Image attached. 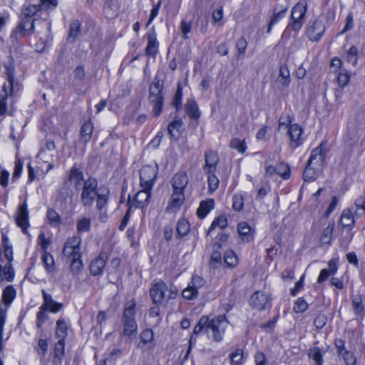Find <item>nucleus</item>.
Returning <instances> with one entry per match:
<instances>
[{
	"label": "nucleus",
	"instance_id": "nucleus-27",
	"mask_svg": "<svg viewBox=\"0 0 365 365\" xmlns=\"http://www.w3.org/2000/svg\"><path fill=\"white\" fill-rule=\"evenodd\" d=\"M215 207V202L212 199L202 201L197 210V215L199 218L204 219L207 215Z\"/></svg>",
	"mask_w": 365,
	"mask_h": 365
},
{
	"label": "nucleus",
	"instance_id": "nucleus-23",
	"mask_svg": "<svg viewBox=\"0 0 365 365\" xmlns=\"http://www.w3.org/2000/svg\"><path fill=\"white\" fill-rule=\"evenodd\" d=\"M93 124L91 120H86L82 125L80 130L79 142L83 145H86L92 139L93 132Z\"/></svg>",
	"mask_w": 365,
	"mask_h": 365
},
{
	"label": "nucleus",
	"instance_id": "nucleus-60",
	"mask_svg": "<svg viewBox=\"0 0 365 365\" xmlns=\"http://www.w3.org/2000/svg\"><path fill=\"white\" fill-rule=\"evenodd\" d=\"M64 339H60L56 343L54 346L55 357L61 358L64 354Z\"/></svg>",
	"mask_w": 365,
	"mask_h": 365
},
{
	"label": "nucleus",
	"instance_id": "nucleus-37",
	"mask_svg": "<svg viewBox=\"0 0 365 365\" xmlns=\"http://www.w3.org/2000/svg\"><path fill=\"white\" fill-rule=\"evenodd\" d=\"M81 32V23L78 20H74L71 22L69 27V34L68 41L74 42Z\"/></svg>",
	"mask_w": 365,
	"mask_h": 365
},
{
	"label": "nucleus",
	"instance_id": "nucleus-15",
	"mask_svg": "<svg viewBox=\"0 0 365 365\" xmlns=\"http://www.w3.org/2000/svg\"><path fill=\"white\" fill-rule=\"evenodd\" d=\"M323 145L324 143H321L318 147L315 148L312 151L311 155L307 162L308 164L315 166L317 169H322L326 154V150L323 148Z\"/></svg>",
	"mask_w": 365,
	"mask_h": 365
},
{
	"label": "nucleus",
	"instance_id": "nucleus-51",
	"mask_svg": "<svg viewBox=\"0 0 365 365\" xmlns=\"http://www.w3.org/2000/svg\"><path fill=\"white\" fill-rule=\"evenodd\" d=\"M207 183H208V190L210 193L215 192L218 186H219V179L215 176L214 173L207 174Z\"/></svg>",
	"mask_w": 365,
	"mask_h": 365
},
{
	"label": "nucleus",
	"instance_id": "nucleus-36",
	"mask_svg": "<svg viewBox=\"0 0 365 365\" xmlns=\"http://www.w3.org/2000/svg\"><path fill=\"white\" fill-rule=\"evenodd\" d=\"M68 335V325L64 319H59L56 322V336L60 339H65Z\"/></svg>",
	"mask_w": 365,
	"mask_h": 365
},
{
	"label": "nucleus",
	"instance_id": "nucleus-55",
	"mask_svg": "<svg viewBox=\"0 0 365 365\" xmlns=\"http://www.w3.org/2000/svg\"><path fill=\"white\" fill-rule=\"evenodd\" d=\"M339 356L343 359L346 365H356V358L352 352L346 350V351L342 352Z\"/></svg>",
	"mask_w": 365,
	"mask_h": 365
},
{
	"label": "nucleus",
	"instance_id": "nucleus-43",
	"mask_svg": "<svg viewBox=\"0 0 365 365\" xmlns=\"http://www.w3.org/2000/svg\"><path fill=\"white\" fill-rule=\"evenodd\" d=\"M176 230L177 235L180 237L185 236L190 231L188 221L185 218L180 219L177 224Z\"/></svg>",
	"mask_w": 365,
	"mask_h": 365
},
{
	"label": "nucleus",
	"instance_id": "nucleus-16",
	"mask_svg": "<svg viewBox=\"0 0 365 365\" xmlns=\"http://www.w3.org/2000/svg\"><path fill=\"white\" fill-rule=\"evenodd\" d=\"M146 37L148 39V44L145 48L146 54L155 56L158 52L159 43L157 41V35L154 26L146 34Z\"/></svg>",
	"mask_w": 365,
	"mask_h": 365
},
{
	"label": "nucleus",
	"instance_id": "nucleus-11",
	"mask_svg": "<svg viewBox=\"0 0 365 365\" xmlns=\"http://www.w3.org/2000/svg\"><path fill=\"white\" fill-rule=\"evenodd\" d=\"M15 221L18 227H19L24 233L27 232V229L29 227V210L26 202L19 205L16 216Z\"/></svg>",
	"mask_w": 365,
	"mask_h": 365
},
{
	"label": "nucleus",
	"instance_id": "nucleus-33",
	"mask_svg": "<svg viewBox=\"0 0 365 365\" xmlns=\"http://www.w3.org/2000/svg\"><path fill=\"white\" fill-rule=\"evenodd\" d=\"M91 220L89 217L81 216L76 222V230L78 234L89 232L91 230Z\"/></svg>",
	"mask_w": 365,
	"mask_h": 365
},
{
	"label": "nucleus",
	"instance_id": "nucleus-26",
	"mask_svg": "<svg viewBox=\"0 0 365 365\" xmlns=\"http://www.w3.org/2000/svg\"><path fill=\"white\" fill-rule=\"evenodd\" d=\"M209 318L207 316H202L198 321L193 329L192 335L191 336L190 341L191 342L195 339V336L201 334L205 332L209 334Z\"/></svg>",
	"mask_w": 365,
	"mask_h": 365
},
{
	"label": "nucleus",
	"instance_id": "nucleus-17",
	"mask_svg": "<svg viewBox=\"0 0 365 365\" xmlns=\"http://www.w3.org/2000/svg\"><path fill=\"white\" fill-rule=\"evenodd\" d=\"M68 180L73 184L76 190H80L83 186L86 180L83 173L76 165H73L69 171Z\"/></svg>",
	"mask_w": 365,
	"mask_h": 365
},
{
	"label": "nucleus",
	"instance_id": "nucleus-25",
	"mask_svg": "<svg viewBox=\"0 0 365 365\" xmlns=\"http://www.w3.org/2000/svg\"><path fill=\"white\" fill-rule=\"evenodd\" d=\"M140 341L138 344V347L140 349H150L154 346V334L151 329H145L143 331L140 335Z\"/></svg>",
	"mask_w": 365,
	"mask_h": 365
},
{
	"label": "nucleus",
	"instance_id": "nucleus-38",
	"mask_svg": "<svg viewBox=\"0 0 365 365\" xmlns=\"http://www.w3.org/2000/svg\"><path fill=\"white\" fill-rule=\"evenodd\" d=\"M320 170L321 169H317L315 166H313L307 163L303 173L304 180L305 181L314 180L317 178L318 173Z\"/></svg>",
	"mask_w": 365,
	"mask_h": 365
},
{
	"label": "nucleus",
	"instance_id": "nucleus-5",
	"mask_svg": "<svg viewBox=\"0 0 365 365\" xmlns=\"http://www.w3.org/2000/svg\"><path fill=\"white\" fill-rule=\"evenodd\" d=\"M307 11V1L300 0L292 9L288 27L294 31H299L305 22Z\"/></svg>",
	"mask_w": 365,
	"mask_h": 365
},
{
	"label": "nucleus",
	"instance_id": "nucleus-57",
	"mask_svg": "<svg viewBox=\"0 0 365 365\" xmlns=\"http://www.w3.org/2000/svg\"><path fill=\"white\" fill-rule=\"evenodd\" d=\"M244 207V198L241 195H235L232 198V208L235 211H241Z\"/></svg>",
	"mask_w": 365,
	"mask_h": 365
},
{
	"label": "nucleus",
	"instance_id": "nucleus-62",
	"mask_svg": "<svg viewBox=\"0 0 365 365\" xmlns=\"http://www.w3.org/2000/svg\"><path fill=\"white\" fill-rule=\"evenodd\" d=\"M327 322V317L324 314H319L317 316L314 321V325L317 329H322Z\"/></svg>",
	"mask_w": 365,
	"mask_h": 365
},
{
	"label": "nucleus",
	"instance_id": "nucleus-64",
	"mask_svg": "<svg viewBox=\"0 0 365 365\" xmlns=\"http://www.w3.org/2000/svg\"><path fill=\"white\" fill-rule=\"evenodd\" d=\"M310 356L315 361L317 365H322L323 362L322 354L319 348H314L311 350Z\"/></svg>",
	"mask_w": 365,
	"mask_h": 365
},
{
	"label": "nucleus",
	"instance_id": "nucleus-31",
	"mask_svg": "<svg viewBox=\"0 0 365 365\" xmlns=\"http://www.w3.org/2000/svg\"><path fill=\"white\" fill-rule=\"evenodd\" d=\"M287 10V6H284L279 11H277V9H274V14L267 27V33L269 34L272 31V26L285 16Z\"/></svg>",
	"mask_w": 365,
	"mask_h": 365
},
{
	"label": "nucleus",
	"instance_id": "nucleus-9",
	"mask_svg": "<svg viewBox=\"0 0 365 365\" xmlns=\"http://www.w3.org/2000/svg\"><path fill=\"white\" fill-rule=\"evenodd\" d=\"M250 304L257 311L266 310L271 307L272 299L269 294L262 291H257L251 296Z\"/></svg>",
	"mask_w": 365,
	"mask_h": 365
},
{
	"label": "nucleus",
	"instance_id": "nucleus-24",
	"mask_svg": "<svg viewBox=\"0 0 365 365\" xmlns=\"http://www.w3.org/2000/svg\"><path fill=\"white\" fill-rule=\"evenodd\" d=\"M188 182L187 177L185 173H176L171 180L173 190L184 192V189Z\"/></svg>",
	"mask_w": 365,
	"mask_h": 365
},
{
	"label": "nucleus",
	"instance_id": "nucleus-41",
	"mask_svg": "<svg viewBox=\"0 0 365 365\" xmlns=\"http://www.w3.org/2000/svg\"><path fill=\"white\" fill-rule=\"evenodd\" d=\"M3 246H4V259L6 262H9L12 264L13 261V251L11 246L9 245V239L3 235Z\"/></svg>",
	"mask_w": 365,
	"mask_h": 365
},
{
	"label": "nucleus",
	"instance_id": "nucleus-13",
	"mask_svg": "<svg viewBox=\"0 0 365 365\" xmlns=\"http://www.w3.org/2000/svg\"><path fill=\"white\" fill-rule=\"evenodd\" d=\"M302 132V128L297 123L290 125L289 127L287 134L289 137V145L293 149L298 148L303 143Z\"/></svg>",
	"mask_w": 365,
	"mask_h": 365
},
{
	"label": "nucleus",
	"instance_id": "nucleus-29",
	"mask_svg": "<svg viewBox=\"0 0 365 365\" xmlns=\"http://www.w3.org/2000/svg\"><path fill=\"white\" fill-rule=\"evenodd\" d=\"M334 226V222L329 221L328 225L322 230L320 237V242L322 244L329 245L331 243Z\"/></svg>",
	"mask_w": 365,
	"mask_h": 365
},
{
	"label": "nucleus",
	"instance_id": "nucleus-6",
	"mask_svg": "<svg viewBox=\"0 0 365 365\" xmlns=\"http://www.w3.org/2000/svg\"><path fill=\"white\" fill-rule=\"evenodd\" d=\"M81 201L84 207H91L96 196L102 189L98 190V181L96 178H88L81 187Z\"/></svg>",
	"mask_w": 365,
	"mask_h": 365
},
{
	"label": "nucleus",
	"instance_id": "nucleus-50",
	"mask_svg": "<svg viewBox=\"0 0 365 365\" xmlns=\"http://www.w3.org/2000/svg\"><path fill=\"white\" fill-rule=\"evenodd\" d=\"M277 174L284 179H288L290 176V168L287 163H279L276 166Z\"/></svg>",
	"mask_w": 365,
	"mask_h": 365
},
{
	"label": "nucleus",
	"instance_id": "nucleus-10",
	"mask_svg": "<svg viewBox=\"0 0 365 365\" xmlns=\"http://www.w3.org/2000/svg\"><path fill=\"white\" fill-rule=\"evenodd\" d=\"M157 176V166L145 165L140 170V182L141 187L152 190Z\"/></svg>",
	"mask_w": 365,
	"mask_h": 365
},
{
	"label": "nucleus",
	"instance_id": "nucleus-8",
	"mask_svg": "<svg viewBox=\"0 0 365 365\" xmlns=\"http://www.w3.org/2000/svg\"><path fill=\"white\" fill-rule=\"evenodd\" d=\"M326 26L322 16H319L313 21H310L306 28L305 34L309 41L312 42L319 41L324 31Z\"/></svg>",
	"mask_w": 365,
	"mask_h": 365
},
{
	"label": "nucleus",
	"instance_id": "nucleus-45",
	"mask_svg": "<svg viewBox=\"0 0 365 365\" xmlns=\"http://www.w3.org/2000/svg\"><path fill=\"white\" fill-rule=\"evenodd\" d=\"M225 263L229 267H235L238 264V258L232 250L227 251L224 255Z\"/></svg>",
	"mask_w": 365,
	"mask_h": 365
},
{
	"label": "nucleus",
	"instance_id": "nucleus-49",
	"mask_svg": "<svg viewBox=\"0 0 365 365\" xmlns=\"http://www.w3.org/2000/svg\"><path fill=\"white\" fill-rule=\"evenodd\" d=\"M230 146L240 153H244L247 149L244 140H240L237 138H232L230 141Z\"/></svg>",
	"mask_w": 365,
	"mask_h": 365
},
{
	"label": "nucleus",
	"instance_id": "nucleus-54",
	"mask_svg": "<svg viewBox=\"0 0 365 365\" xmlns=\"http://www.w3.org/2000/svg\"><path fill=\"white\" fill-rule=\"evenodd\" d=\"M6 318V310L0 309V349H4L3 332Z\"/></svg>",
	"mask_w": 365,
	"mask_h": 365
},
{
	"label": "nucleus",
	"instance_id": "nucleus-47",
	"mask_svg": "<svg viewBox=\"0 0 365 365\" xmlns=\"http://www.w3.org/2000/svg\"><path fill=\"white\" fill-rule=\"evenodd\" d=\"M355 206V214L356 216L361 217L365 215V194L356 200Z\"/></svg>",
	"mask_w": 365,
	"mask_h": 365
},
{
	"label": "nucleus",
	"instance_id": "nucleus-58",
	"mask_svg": "<svg viewBox=\"0 0 365 365\" xmlns=\"http://www.w3.org/2000/svg\"><path fill=\"white\" fill-rule=\"evenodd\" d=\"M308 307L307 302L302 298H299L294 303V311L296 313H302L307 310Z\"/></svg>",
	"mask_w": 365,
	"mask_h": 365
},
{
	"label": "nucleus",
	"instance_id": "nucleus-22",
	"mask_svg": "<svg viewBox=\"0 0 365 365\" xmlns=\"http://www.w3.org/2000/svg\"><path fill=\"white\" fill-rule=\"evenodd\" d=\"M290 72L286 64L281 65L279 71V76L277 78V83L281 90L289 87L290 84Z\"/></svg>",
	"mask_w": 365,
	"mask_h": 365
},
{
	"label": "nucleus",
	"instance_id": "nucleus-39",
	"mask_svg": "<svg viewBox=\"0 0 365 365\" xmlns=\"http://www.w3.org/2000/svg\"><path fill=\"white\" fill-rule=\"evenodd\" d=\"M41 11V9L38 4H29L23 8L21 13V18L31 19Z\"/></svg>",
	"mask_w": 365,
	"mask_h": 365
},
{
	"label": "nucleus",
	"instance_id": "nucleus-40",
	"mask_svg": "<svg viewBox=\"0 0 365 365\" xmlns=\"http://www.w3.org/2000/svg\"><path fill=\"white\" fill-rule=\"evenodd\" d=\"M185 110L187 115L192 119H197L200 115L197 105L192 100L187 101L185 106Z\"/></svg>",
	"mask_w": 365,
	"mask_h": 365
},
{
	"label": "nucleus",
	"instance_id": "nucleus-14",
	"mask_svg": "<svg viewBox=\"0 0 365 365\" xmlns=\"http://www.w3.org/2000/svg\"><path fill=\"white\" fill-rule=\"evenodd\" d=\"M219 161L217 153L214 150H207L205 153V165L203 170L207 174L215 173Z\"/></svg>",
	"mask_w": 365,
	"mask_h": 365
},
{
	"label": "nucleus",
	"instance_id": "nucleus-63",
	"mask_svg": "<svg viewBox=\"0 0 365 365\" xmlns=\"http://www.w3.org/2000/svg\"><path fill=\"white\" fill-rule=\"evenodd\" d=\"M357 53L358 51L355 46H351L347 51V60L353 65H356L357 62Z\"/></svg>",
	"mask_w": 365,
	"mask_h": 365
},
{
	"label": "nucleus",
	"instance_id": "nucleus-21",
	"mask_svg": "<svg viewBox=\"0 0 365 365\" xmlns=\"http://www.w3.org/2000/svg\"><path fill=\"white\" fill-rule=\"evenodd\" d=\"M43 302L41 307L53 313H57L63 308V304L55 302L50 294L42 290Z\"/></svg>",
	"mask_w": 365,
	"mask_h": 365
},
{
	"label": "nucleus",
	"instance_id": "nucleus-28",
	"mask_svg": "<svg viewBox=\"0 0 365 365\" xmlns=\"http://www.w3.org/2000/svg\"><path fill=\"white\" fill-rule=\"evenodd\" d=\"M151 190H146L145 187H142L135 196V201L138 207H144L146 206L150 197Z\"/></svg>",
	"mask_w": 365,
	"mask_h": 365
},
{
	"label": "nucleus",
	"instance_id": "nucleus-44",
	"mask_svg": "<svg viewBox=\"0 0 365 365\" xmlns=\"http://www.w3.org/2000/svg\"><path fill=\"white\" fill-rule=\"evenodd\" d=\"M227 225V220L225 216L220 215L212 222L210 227L207 230V235H210V232L215 230L216 227H219L220 229H223L226 227Z\"/></svg>",
	"mask_w": 365,
	"mask_h": 365
},
{
	"label": "nucleus",
	"instance_id": "nucleus-4",
	"mask_svg": "<svg viewBox=\"0 0 365 365\" xmlns=\"http://www.w3.org/2000/svg\"><path fill=\"white\" fill-rule=\"evenodd\" d=\"M229 326L230 323L225 314L218 315L212 319H209L208 336L215 342L222 341Z\"/></svg>",
	"mask_w": 365,
	"mask_h": 365
},
{
	"label": "nucleus",
	"instance_id": "nucleus-3",
	"mask_svg": "<svg viewBox=\"0 0 365 365\" xmlns=\"http://www.w3.org/2000/svg\"><path fill=\"white\" fill-rule=\"evenodd\" d=\"M177 288L173 285L168 286L164 282L159 281L152 285L150 297L155 304L167 302L177 296Z\"/></svg>",
	"mask_w": 365,
	"mask_h": 365
},
{
	"label": "nucleus",
	"instance_id": "nucleus-35",
	"mask_svg": "<svg viewBox=\"0 0 365 365\" xmlns=\"http://www.w3.org/2000/svg\"><path fill=\"white\" fill-rule=\"evenodd\" d=\"M238 233L243 241L249 242L252 239L251 228L247 222H242L238 224Z\"/></svg>",
	"mask_w": 365,
	"mask_h": 365
},
{
	"label": "nucleus",
	"instance_id": "nucleus-56",
	"mask_svg": "<svg viewBox=\"0 0 365 365\" xmlns=\"http://www.w3.org/2000/svg\"><path fill=\"white\" fill-rule=\"evenodd\" d=\"M197 292L195 288H193L190 284L182 291V297L186 299H193L197 297Z\"/></svg>",
	"mask_w": 365,
	"mask_h": 365
},
{
	"label": "nucleus",
	"instance_id": "nucleus-42",
	"mask_svg": "<svg viewBox=\"0 0 365 365\" xmlns=\"http://www.w3.org/2000/svg\"><path fill=\"white\" fill-rule=\"evenodd\" d=\"M43 263L44 268L48 272H52L55 269V262L53 256L48 253L44 252L41 257Z\"/></svg>",
	"mask_w": 365,
	"mask_h": 365
},
{
	"label": "nucleus",
	"instance_id": "nucleus-32",
	"mask_svg": "<svg viewBox=\"0 0 365 365\" xmlns=\"http://www.w3.org/2000/svg\"><path fill=\"white\" fill-rule=\"evenodd\" d=\"M16 289L13 286L8 285L3 291L1 301L6 307H9L16 298Z\"/></svg>",
	"mask_w": 365,
	"mask_h": 365
},
{
	"label": "nucleus",
	"instance_id": "nucleus-48",
	"mask_svg": "<svg viewBox=\"0 0 365 365\" xmlns=\"http://www.w3.org/2000/svg\"><path fill=\"white\" fill-rule=\"evenodd\" d=\"M352 305L354 308V313L356 315H359L363 314L364 312V306L362 304V298L360 295H354L352 297Z\"/></svg>",
	"mask_w": 365,
	"mask_h": 365
},
{
	"label": "nucleus",
	"instance_id": "nucleus-1",
	"mask_svg": "<svg viewBox=\"0 0 365 365\" xmlns=\"http://www.w3.org/2000/svg\"><path fill=\"white\" fill-rule=\"evenodd\" d=\"M81 237L73 236L66 242L62 254L65 257L71 258V272L73 275L78 274L83 268L81 254Z\"/></svg>",
	"mask_w": 365,
	"mask_h": 365
},
{
	"label": "nucleus",
	"instance_id": "nucleus-61",
	"mask_svg": "<svg viewBox=\"0 0 365 365\" xmlns=\"http://www.w3.org/2000/svg\"><path fill=\"white\" fill-rule=\"evenodd\" d=\"M46 216L51 223L59 224L61 218L58 213L53 209H48L47 210Z\"/></svg>",
	"mask_w": 365,
	"mask_h": 365
},
{
	"label": "nucleus",
	"instance_id": "nucleus-30",
	"mask_svg": "<svg viewBox=\"0 0 365 365\" xmlns=\"http://www.w3.org/2000/svg\"><path fill=\"white\" fill-rule=\"evenodd\" d=\"M109 190L107 189H102L96 196V208L99 211L104 210L107 208L108 200Z\"/></svg>",
	"mask_w": 365,
	"mask_h": 365
},
{
	"label": "nucleus",
	"instance_id": "nucleus-18",
	"mask_svg": "<svg viewBox=\"0 0 365 365\" xmlns=\"http://www.w3.org/2000/svg\"><path fill=\"white\" fill-rule=\"evenodd\" d=\"M106 260L107 255L106 253H101L96 258L92 260L89 267L91 274L93 276L102 274Z\"/></svg>",
	"mask_w": 365,
	"mask_h": 365
},
{
	"label": "nucleus",
	"instance_id": "nucleus-59",
	"mask_svg": "<svg viewBox=\"0 0 365 365\" xmlns=\"http://www.w3.org/2000/svg\"><path fill=\"white\" fill-rule=\"evenodd\" d=\"M242 350L240 349H236L230 355L231 361L234 365H240L242 360Z\"/></svg>",
	"mask_w": 365,
	"mask_h": 365
},
{
	"label": "nucleus",
	"instance_id": "nucleus-34",
	"mask_svg": "<svg viewBox=\"0 0 365 365\" xmlns=\"http://www.w3.org/2000/svg\"><path fill=\"white\" fill-rule=\"evenodd\" d=\"M339 223L343 227L351 228L354 226V215L350 210H349V209L344 210L342 212Z\"/></svg>",
	"mask_w": 365,
	"mask_h": 365
},
{
	"label": "nucleus",
	"instance_id": "nucleus-7",
	"mask_svg": "<svg viewBox=\"0 0 365 365\" xmlns=\"http://www.w3.org/2000/svg\"><path fill=\"white\" fill-rule=\"evenodd\" d=\"M163 84L160 80L155 81L150 84L149 88V103L153 106V112L154 115L158 116L160 114L163 106Z\"/></svg>",
	"mask_w": 365,
	"mask_h": 365
},
{
	"label": "nucleus",
	"instance_id": "nucleus-46",
	"mask_svg": "<svg viewBox=\"0 0 365 365\" xmlns=\"http://www.w3.org/2000/svg\"><path fill=\"white\" fill-rule=\"evenodd\" d=\"M6 79L9 82V86L10 89L13 88V81L14 78V65L11 61H9L5 64Z\"/></svg>",
	"mask_w": 365,
	"mask_h": 365
},
{
	"label": "nucleus",
	"instance_id": "nucleus-52",
	"mask_svg": "<svg viewBox=\"0 0 365 365\" xmlns=\"http://www.w3.org/2000/svg\"><path fill=\"white\" fill-rule=\"evenodd\" d=\"M40 2L38 6H40V8L41 11H50L56 8L58 5V0H39Z\"/></svg>",
	"mask_w": 365,
	"mask_h": 365
},
{
	"label": "nucleus",
	"instance_id": "nucleus-2",
	"mask_svg": "<svg viewBox=\"0 0 365 365\" xmlns=\"http://www.w3.org/2000/svg\"><path fill=\"white\" fill-rule=\"evenodd\" d=\"M136 302L131 299L125 303L123 314L121 319L123 324L122 336L129 340L136 338L138 325L135 319Z\"/></svg>",
	"mask_w": 365,
	"mask_h": 365
},
{
	"label": "nucleus",
	"instance_id": "nucleus-19",
	"mask_svg": "<svg viewBox=\"0 0 365 365\" xmlns=\"http://www.w3.org/2000/svg\"><path fill=\"white\" fill-rule=\"evenodd\" d=\"M14 278V269L12 264L6 262L3 256L0 255V282L6 279L8 282H12Z\"/></svg>",
	"mask_w": 365,
	"mask_h": 365
},
{
	"label": "nucleus",
	"instance_id": "nucleus-20",
	"mask_svg": "<svg viewBox=\"0 0 365 365\" xmlns=\"http://www.w3.org/2000/svg\"><path fill=\"white\" fill-rule=\"evenodd\" d=\"M185 200L184 192L175 191L171 195L167 210L170 212H176L180 208Z\"/></svg>",
	"mask_w": 365,
	"mask_h": 365
},
{
	"label": "nucleus",
	"instance_id": "nucleus-53",
	"mask_svg": "<svg viewBox=\"0 0 365 365\" xmlns=\"http://www.w3.org/2000/svg\"><path fill=\"white\" fill-rule=\"evenodd\" d=\"M192 24L190 22H187L185 20H182L180 22V31L182 35V38L185 40L190 38L189 34L191 31Z\"/></svg>",
	"mask_w": 365,
	"mask_h": 365
},
{
	"label": "nucleus",
	"instance_id": "nucleus-12",
	"mask_svg": "<svg viewBox=\"0 0 365 365\" xmlns=\"http://www.w3.org/2000/svg\"><path fill=\"white\" fill-rule=\"evenodd\" d=\"M21 20L13 32V35L16 38L23 36H29L34 32V19L28 18H21Z\"/></svg>",
	"mask_w": 365,
	"mask_h": 365
}]
</instances>
